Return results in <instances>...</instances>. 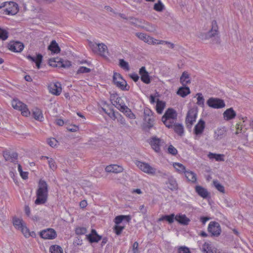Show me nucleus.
<instances>
[{"label":"nucleus","instance_id":"nucleus-17","mask_svg":"<svg viewBox=\"0 0 253 253\" xmlns=\"http://www.w3.org/2000/svg\"><path fill=\"white\" fill-rule=\"evenodd\" d=\"M136 36L140 40L149 44H153L154 41H155V39L154 38L143 33H136Z\"/></svg>","mask_w":253,"mask_h":253},{"label":"nucleus","instance_id":"nucleus-64","mask_svg":"<svg viewBox=\"0 0 253 253\" xmlns=\"http://www.w3.org/2000/svg\"><path fill=\"white\" fill-rule=\"evenodd\" d=\"M120 104L121 105L118 107L117 109H118L121 112H124L125 110L126 109L127 107L126 105L124 102H122Z\"/></svg>","mask_w":253,"mask_h":253},{"label":"nucleus","instance_id":"nucleus-62","mask_svg":"<svg viewBox=\"0 0 253 253\" xmlns=\"http://www.w3.org/2000/svg\"><path fill=\"white\" fill-rule=\"evenodd\" d=\"M67 129L71 132H76L79 130V127L75 125L70 126L67 127Z\"/></svg>","mask_w":253,"mask_h":253},{"label":"nucleus","instance_id":"nucleus-55","mask_svg":"<svg viewBox=\"0 0 253 253\" xmlns=\"http://www.w3.org/2000/svg\"><path fill=\"white\" fill-rule=\"evenodd\" d=\"M20 230L23 234L24 236L26 238L29 237L31 236L29 230L26 226V224L22 227Z\"/></svg>","mask_w":253,"mask_h":253},{"label":"nucleus","instance_id":"nucleus-29","mask_svg":"<svg viewBox=\"0 0 253 253\" xmlns=\"http://www.w3.org/2000/svg\"><path fill=\"white\" fill-rule=\"evenodd\" d=\"M180 82L183 86H186L187 84L191 83L190 76L187 72L184 71L182 73L180 78Z\"/></svg>","mask_w":253,"mask_h":253},{"label":"nucleus","instance_id":"nucleus-52","mask_svg":"<svg viewBox=\"0 0 253 253\" xmlns=\"http://www.w3.org/2000/svg\"><path fill=\"white\" fill-rule=\"evenodd\" d=\"M164 5L160 0L157 3H156L154 5V9L157 11H162L164 9Z\"/></svg>","mask_w":253,"mask_h":253},{"label":"nucleus","instance_id":"nucleus-51","mask_svg":"<svg viewBox=\"0 0 253 253\" xmlns=\"http://www.w3.org/2000/svg\"><path fill=\"white\" fill-rule=\"evenodd\" d=\"M8 33L6 30L0 28V39L6 40L8 38Z\"/></svg>","mask_w":253,"mask_h":253},{"label":"nucleus","instance_id":"nucleus-50","mask_svg":"<svg viewBox=\"0 0 253 253\" xmlns=\"http://www.w3.org/2000/svg\"><path fill=\"white\" fill-rule=\"evenodd\" d=\"M128 118L131 119H135V115L132 112L131 110L128 107L125 110L124 112H122Z\"/></svg>","mask_w":253,"mask_h":253},{"label":"nucleus","instance_id":"nucleus-63","mask_svg":"<svg viewBox=\"0 0 253 253\" xmlns=\"http://www.w3.org/2000/svg\"><path fill=\"white\" fill-rule=\"evenodd\" d=\"M144 118L146 117H151V116H153V113L152 112V111L148 108L144 109Z\"/></svg>","mask_w":253,"mask_h":253},{"label":"nucleus","instance_id":"nucleus-21","mask_svg":"<svg viewBox=\"0 0 253 253\" xmlns=\"http://www.w3.org/2000/svg\"><path fill=\"white\" fill-rule=\"evenodd\" d=\"M105 170L107 172H113L117 173L123 172L124 170V168L121 166L117 165H111L106 167Z\"/></svg>","mask_w":253,"mask_h":253},{"label":"nucleus","instance_id":"nucleus-43","mask_svg":"<svg viewBox=\"0 0 253 253\" xmlns=\"http://www.w3.org/2000/svg\"><path fill=\"white\" fill-rule=\"evenodd\" d=\"M42 159H46L48 160V163L49 167L50 169H51L53 170L56 169L57 168V166H56L55 161L53 159L49 158L46 156H42Z\"/></svg>","mask_w":253,"mask_h":253},{"label":"nucleus","instance_id":"nucleus-49","mask_svg":"<svg viewBox=\"0 0 253 253\" xmlns=\"http://www.w3.org/2000/svg\"><path fill=\"white\" fill-rule=\"evenodd\" d=\"M213 184L216 189L220 191V192L224 193L225 192L224 187L221 185L218 181L214 180L213 181Z\"/></svg>","mask_w":253,"mask_h":253},{"label":"nucleus","instance_id":"nucleus-18","mask_svg":"<svg viewBox=\"0 0 253 253\" xmlns=\"http://www.w3.org/2000/svg\"><path fill=\"white\" fill-rule=\"evenodd\" d=\"M9 49L12 51L19 52L23 50L24 48L23 44L20 42H14L10 43L9 45Z\"/></svg>","mask_w":253,"mask_h":253},{"label":"nucleus","instance_id":"nucleus-20","mask_svg":"<svg viewBox=\"0 0 253 253\" xmlns=\"http://www.w3.org/2000/svg\"><path fill=\"white\" fill-rule=\"evenodd\" d=\"M139 73L141 76V80L143 83L147 84L150 83V76L145 67H142L139 69Z\"/></svg>","mask_w":253,"mask_h":253},{"label":"nucleus","instance_id":"nucleus-13","mask_svg":"<svg viewBox=\"0 0 253 253\" xmlns=\"http://www.w3.org/2000/svg\"><path fill=\"white\" fill-rule=\"evenodd\" d=\"M164 143L163 141L156 137H154L150 141V144L153 150L156 152L160 151V146Z\"/></svg>","mask_w":253,"mask_h":253},{"label":"nucleus","instance_id":"nucleus-30","mask_svg":"<svg viewBox=\"0 0 253 253\" xmlns=\"http://www.w3.org/2000/svg\"><path fill=\"white\" fill-rule=\"evenodd\" d=\"M127 20L131 25L139 28H141L142 24L144 23V20L137 19L133 17H127Z\"/></svg>","mask_w":253,"mask_h":253},{"label":"nucleus","instance_id":"nucleus-1","mask_svg":"<svg viewBox=\"0 0 253 253\" xmlns=\"http://www.w3.org/2000/svg\"><path fill=\"white\" fill-rule=\"evenodd\" d=\"M36 195L35 204L42 205L46 202L48 196V185L44 180L41 179L39 181Z\"/></svg>","mask_w":253,"mask_h":253},{"label":"nucleus","instance_id":"nucleus-2","mask_svg":"<svg viewBox=\"0 0 253 253\" xmlns=\"http://www.w3.org/2000/svg\"><path fill=\"white\" fill-rule=\"evenodd\" d=\"M88 45L93 53L103 56H106L108 55V48L105 44L103 43H97L94 42L88 41Z\"/></svg>","mask_w":253,"mask_h":253},{"label":"nucleus","instance_id":"nucleus-22","mask_svg":"<svg viewBox=\"0 0 253 253\" xmlns=\"http://www.w3.org/2000/svg\"><path fill=\"white\" fill-rule=\"evenodd\" d=\"M185 177L187 181L192 183H196L197 181V174L193 171L187 170L184 173Z\"/></svg>","mask_w":253,"mask_h":253},{"label":"nucleus","instance_id":"nucleus-14","mask_svg":"<svg viewBox=\"0 0 253 253\" xmlns=\"http://www.w3.org/2000/svg\"><path fill=\"white\" fill-rule=\"evenodd\" d=\"M86 237L90 243H97L101 239V236L97 233L95 229H92L91 233L86 235Z\"/></svg>","mask_w":253,"mask_h":253},{"label":"nucleus","instance_id":"nucleus-35","mask_svg":"<svg viewBox=\"0 0 253 253\" xmlns=\"http://www.w3.org/2000/svg\"><path fill=\"white\" fill-rule=\"evenodd\" d=\"M27 58L36 63V66L38 69L40 68L41 63L42 62V56L39 54L35 57H33L30 55L27 56Z\"/></svg>","mask_w":253,"mask_h":253},{"label":"nucleus","instance_id":"nucleus-12","mask_svg":"<svg viewBox=\"0 0 253 253\" xmlns=\"http://www.w3.org/2000/svg\"><path fill=\"white\" fill-rule=\"evenodd\" d=\"M48 88L49 92L55 95H60L62 91L61 85L58 82L51 83L48 86Z\"/></svg>","mask_w":253,"mask_h":253},{"label":"nucleus","instance_id":"nucleus-47","mask_svg":"<svg viewBox=\"0 0 253 253\" xmlns=\"http://www.w3.org/2000/svg\"><path fill=\"white\" fill-rule=\"evenodd\" d=\"M162 122L166 125V126L169 128L173 127V124L174 123L173 120L167 119L166 117H162Z\"/></svg>","mask_w":253,"mask_h":253},{"label":"nucleus","instance_id":"nucleus-39","mask_svg":"<svg viewBox=\"0 0 253 253\" xmlns=\"http://www.w3.org/2000/svg\"><path fill=\"white\" fill-rule=\"evenodd\" d=\"M164 220L167 221L169 223L171 224L174 222V214L172 213L170 215H165L159 218L158 220V221H162Z\"/></svg>","mask_w":253,"mask_h":253},{"label":"nucleus","instance_id":"nucleus-56","mask_svg":"<svg viewBox=\"0 0 253 253\" xmlns=\"http://www.w3.org/2000/svg\"><path fill=\"white\" fill-rule=\"evenodd\" d=\"M86 232V229L83 227H79L76 229V233L78 235H84Z\"/></svg>","mask_w":253,"mask_h":253},{"label":"nucleus","instance_id":"nucleus-61","mask_svg":"<svg viewBox=\"0 0 253 253\" xmlns=\"http://www.w3.org/2000/svg\"><path fill=\"white\" fill-rule=\"evenodd\" d=\"M138 243L137 242H135L132 246V252L133 253H139L138 251Z\"/></svg>","mask_w":253,"mask_h":253},{"label":"nucleus","instance_id":"nucleus-5","mask_svg":"<svg viewBox=\"0 0 253 253\" xmlns=\"http://www.w3.org/2000/svg\"><path fill=\"white\" fill-rule=\"evenodd\" d=\"M114 84L123 90H128L129 86L127 85L126 82L119 73H114L113 76Z\"/></svg>","mask_w":253,"mask_h":253},{"label":"nucleus","instance_id":"nucleus-32","mask_svg":"<svg viewBox=\"0 0 253 253\" xmlns=\"http://www.w3.org/2000/svg\"><path fill=\"white\" fill-rule=\"evenodd\" d=\"M190 93V90L189 87L183 86L179 88L177 94L182 97H184Z\"/></svg>","mask_w":253,"mask_h":253},{"label":"nucleus","instance_id":"nucleus-23","mask_svg":"<svg viewBox=\"0 0 253 253\" xmlns=\"http://www.w3.org/2000/svg\"><path fill=\"white\" fill-rule=\"evenodd\" d=\"M223 115L224 119L228 121L234 119L236 115V113L232 108H230L227 109Z\"/></svg>","mask_w":253,"mask_h":253},{"label":"nucleus","instance_id":"nucleus-40","mask_svg":"<svg viewBox=\"0 0 253 253\" xmlns=\"http://www.w3.org/2000/svg\"><path fill=\"white\" fill-rule=\"evenodd\" d=\"M208 157L210 159H215L217 161H224V155L217 154L212 153H210L208 154Z\"/></svg>","mask_w":253,"mask_h":253},{"label":"nucleus","instance_id":"nucleus-6","mask_svg":"<svg viewBox=\"0 0 253 253\" xmlns=\"http://www.w3.org/2000/svg\"><path fill=\"white\" fill-rule=\"evenodd\" d=\"M135 164L144 173L153 175L156 174V169L151 167L148 163L137 161Z\"/></svg>","mask_w":253,"mask_h":253},{"label":"nucleus","instance_id":"nucleus-42","mask_svg":"<svg viewBox=\"0 0 253 253\" xmlns=\"http://www.w3.org/2000/svg\"><path fill=\"white\" fill-rule=\"evenodd\" d=\"M33 115L34 118L38 121H42L43 118L42 112L41 110L38 108H36L33 112Z\"/></svg>","mask_w":253,"mask_h":253},{"label":"nucleus","instance_id":"nucleus-15","mask_svg":"<svg viewBox=\"0 0 253 253\" xmlns=\"http://www.w3.org/2000/svg\"><path fill=\"white\" fill-rule=\"evenodd\" d=\"M167 187L171 191L177 190L178 188V185L175 179L170 176L168 178V180L166 182Z\"/></svg>","mask_w":253,"mask_h":253},{"label":"nucleus","instance_id":"nucleus-4","mask_svg":"<svg viewBox=\"0 0 253 253\" xmlns=\"http://www.w3.org/2000/svg\"><path fill=\"white\" fill-rule=\"evenodd\" d=\"M6 7L4 11L7 14L15 15L18 11V4L13 1L4 2L1 3L0 8Z\"/></svg>","mask_w":253,"mask_h":253},{"label":"nucleus","instance_id":"nucleus-37","mask_svg":"<svg viewBox=\"0 0 253 253\" xmlns=\"http://www.w3.org/2000/svg\"><path fill=\"white\" fill-rule=\"evenodd\" d=\"M177 117V114L175 110L173 109L169 108L165 113V115L163 117H166L167 119H170L173 120Z\"/></svg>","mask_w":253,"mask_h":253},{"label":"nucleus","instance_id":"nucleus-36","mask_svg":"<svg viewBox=\"0 0 253 253\" xmlns=\"http://www.w3.org/2000/svg\"><path fill=\"white\" fill-rule=\"evenodd\" d=\"M131 219L129 215H119L115 218L114 222L116 224H120L123 220H126V222H129Z\"/></svg>","mask_w":253,"mask_h":253},{"label":"nucleus","instance_id":"nucleus-46","mask_svg":"<svg viewBox=\"0 0 253 253\" xmlns=\"http://www.w3.org/2000/svg\"><path fill=\"white\" fill-rule=\"evenodd\" d=\"M165 104L164 102L158 100L156 104V110L158 113L161 114L164 109Z\"/></svg>","mask_w":253,"mask_h":253},{"label":"nucleus","instance_id":"nucleus-41","mask_svg":"<svg viewBox=\"0 0 253 253\" xmlns=\"http://www.w3.org/2000/svg\"><path fill=\"white\" fill-rule=\"evenodd\" d=\"M173 129L179 135H182L184 133V128L182 124H174Z\"/></svg>","mask_w":253,"mask_h":253},{"label":"nucleus","instance_id":"nucleus-57","mask_svg":"<svg viewBox=\"0 0 253 253\" xmlns=\"http://www.w3.org/2000/svg\"><path fill=\"white\" fill-rule=\"evenodd\" d=\"M125 227L124 226H121V225H117L116 224L115 226H114V230H115V233L119 235H120L123 230L124 229Z\"/></svg>","mask_w":253,"mask_h":253},{"label":"nucleus","instance_id":"nucleus-9","mask_svg":"<svg viewBox=\"0 0 253 253\" xmlns=\"http://www.w3.org/2000/svg\"><path fill=\"white\" fill-rule=\"evenodd\" d=\"M208 231L213 236H219L221 231L219 224L215 221L211 222L209 224Z\"/></svg>","mask_w":253,"mask_h":253},{"label":"nucleus","instance_id":"nucleus-28","mask_svg":"<svg viewBox=\"0 0 253 253\" xmlns=\"http://www.w3.org/2000/svg\"><path fill=\"white\" fill-rule=\"evenodd\" d=\"M141 28H142L149 32H154L156 31V26L155 25L149 23L145 20H144V23H143Z\"/></svg>","mask_w":253,"mask_h":253},{"label":"nucleus","instance_id":"nucleus-24","mask_svg":"<svg viewBox=\"0 0 253 253\" xmlns=\"http://www.w3.org/2000/svg\"><path fill=\"white\" fill-rule=\"evenodd\" d=\"M195 191L200 196L204 199L207 198L209 195L207 190L201 186H196Z\"/></svg>","mask_w":253,"mask_h":253},{"label":"nucleus","instance_id":"nucleus-38","mask_svg":"<svg viewBox=\"0 0 253 253\" xmlns=\"http://www.w3.org/2000/svg\"><path fill=\"white\" fill-rule=\"evenodd\" d=\"M13 224L15 228L20 230L25 224V223L21 218L14 217Z\"/></svg>","mask_w":253,"mask_h":253},{"label":"nucleus","instance_id":"nucleus-8","mask_svg":"<svg viewBox=\"0 0 253 253\" xmlns=\"http://www.w3.org/2000/svg\"><path fill=\"white\" fill-rule=\"evenodd\" d=\"M207 103L209 107L214 109L222 108L225 106L223 100L212 97L209 98Z\"/></svg>","mask_w":253,"mask_h":253},{"label":"nucleus","instance_id":"nucleus-11","mask_svg":"<svg viewBox=\"0 0 253 253\" xmlns=\"http://www.w3.org/2000/svg\"><path fill=\"white\" fill-rule=\"evenodd\" d=\"M58 61H56L54 59H50L49 63L50 66H57V65L55 64L56 62L59 63V66L64 68H69L71 66V62L68 60H64L61 59H57Z\"/></svg>","mask_w":253,"mask_h":253},{"label":"nucleus","instance_id":"nucleus-44","mask_svg":"<svg viewBox=\"0 0 253 253\" xmlns=\"http://www.w3.org/2000/svg\"><path fill=\"white\" fill-rule=\"evenodd\" d=\"M49 252L50 253H63V249L58 245H52L49 248Z\"/></svg>","mask_w":253,"mask_h":253},{"label":"nucleus","instance_id":"nucleus-16","mask_svg":"<svg viewBox=\"0 0 253 253\" xmlns=\"http://www.w3.org/2000/svg\"><path fill=\"white\" fill-rule=\"evenodd\" d=\"M174 219L179 224L183 225H187L190 221V219L185 214L179 213L174 215Z\"/></svg>","mask_w":253,"mask_h":253},{"label":"nucleus","instance_id":"nucleus-25","mask_svg":"<svg viewBox=\"0 0 253 253\" xmlns=\"http://www.w3.org/2000/svg\"><path fill=\"white\" fill-rule=\"evenodd\" d=\"M226 134V130L224 127L219 128L215 130L213 137L215 140H220Z\"/></svg>","mask_w":253,"mask_h":253},{"label":"nucleus","instance_id":"nucleus-33","mask_svg":"<svg viewBox=\"0 0 253 253\" xmlns=\"http://www.w3.org/2000/svg\"><path fill=\"white\" fill-rule=\"evenodd\" d=\"M145 125L144 128L145 129L147 128L150 129L152 128L154 124V116L151 117H146L144 118Z\"/></svg>","mask_w":253,"mask_h":253},{"label":"nucleus","instance_id":"nucleus-3","mask_svg":"<svg viewBox=\"0 0 253 253\" xmlns=\"http://www.w3.org/2000/svg\"><path fill=\"white\" fill-rule=\"evenodd\" d=\"M11 105L14 109L20 111L23 116L28 117L30 115V112L27 105L17 99H13Z\"/></svg>","mask_w":253,"mask_h":253},{"label":"nucleus","instance_id":"nucleus-53","mask_svg":"<svg viewBox=\"0 0 253 253\" xmlns=\"http://www.w3.org/2000/svg\"><path fill=\"white\" fill-rule=\"evenodd\" d=\"M47 142L51 147H55L57 146L58 142L54 138H49L47 139Z\"/></svg>","mask_w":253,"mask_h":253},{"label":"nucleus","instance_id":"nucleus-48","mask_svg":"<svg viewBox=\"0 0 253 253\" xmlns=\"http://www.w3.org/2000/svg\"><path fill=\"white\" fill-rule=\"evenodd\" d=\"M119 66L126 71H129L130 69L128 63L123 59L119 60Z\"/></svg>","mask_w":253,"mask_h":253},{"label":"nucleus","instance_id":"nucleus-10","mask_svg":"<svg viewBox=\"0 0 253 253\" xmlns=\"http://www.w3.org/2000/svg\"><path fill=\"white\" fill-rule=\"evenodd\" d=\"M41 237L44 239H53L56 236L55 231L51 228L43 230L40 232Z\"/></svg>","mask_w":253,"mask_h":253},{"label":"nucleus","instance_id":"nucleus-27","mask_svg":"<svg viewBox=\"0 0 253 253\" xmlns=\"http://www.w3.org/2000/svg\"><path fill=\"white\" fill-rule=\"evenodd\" d=\"M217 27L216 25V22L215 21H213L212 22V28L211 31H210L206 35V38L209 39L213 37H214L215 35L217 34Z\"/></svg>","mask_w":253,"mask_h":253},{"label":"nucleus","instance_id":"nucleus-7","mask_svg":"<svg viewBox=\"0 0 253 253\" xmlns=\"http://www.w3.org/2000/svg\"><path fill=\"white\" fill-rule=\"evenodd\" d=\"M197 112L194 109H190L187 114L185 119V124L186 126L191 128L194 123L196 121Z\"/></svg>","mask_w":253,"mask_h":253},{"label":"nucleus","instance_id":"nucleus-45","mask_svg":"<svg viewBox=\"0 0 253 253\" xmlns=\"http://www.w3.org/2000/svg\"><path fill=\"white\" fill-rule=\"evenodd\" d=\"M173 167L179 173H183L186 171L185 167L181 164L179 163H175L173 164Z\"/></svg>","mask_w":253,"mask_h":253},{"label":"nucleus","instance_id":"nucleus-26","mask_svg":"<svg viewBox=\"0 0 253 253\" xmlns=\"http://www.w3.org/2000/svg\"><path fill=\"white\" fill-rule=\"evenodd\" d=\"M112 116H111V118L113 119H117L118 122L123 125L124 126H126L127 124L126 122V120L125 118L119 113H117L116 114L115 113V112L113 111L112 113Z\"/></svg>","mask_w":253,"mask_h":253},{"label":"nucleus","instance_id":"nucleus-54","mask_svg":"<svg viewBox=\"0 0 253 253\" xmlns=\"http://www.w3.org/2000/svg\"><path fill=\"white\" fill-rule=\"evenodd\" d=\"M197 104L200 106H203L204 105V101L205 99L201 93H198L197 94Z\"/></svg>","mask_w":253,"mask_h":253},{"label":"nucleus","instance_id":"nucleus-31","mask_svg":"<svg viewBox=\"0 0 253 253\" xmlns=\"http://www.w3.org/2000/svg\"><path fill=\"white\" fill-rule=\"evenodd\" d=\"M203 252L205 253H216V249L211 244L205 243L203 246Z\"/></svg>","mask_w":253,"mask_h":253},{"label":"nucleus","instance_id":"nucleus-34","mask_svg":"<svg viewBox=\"0 0 253 253\" xmlns=\"http://www.w3.org/2000/svg\"><path fill=\"white\" fill-rule=\"evenodd\" d=\"M48 49L50 50L53 53H58L60 51V48L56 43V41H52L50 45L48 47Z\"/></svg>","mask_w":253,"mask_h":253},{"label":"nucleus","instance_id":"nucleus-19","mask_svg":"<svg viewBox=\"0 0 253 253\" xmlns=\"http://www.w3.org/2000/svg\"><path fill=\"white\" fill-rule=\"evenodd\" d=\"M205 128V122L201 119L195 126L194 132L196 135H201Z\"/></svg>","mask_w":253,"mask_h":253},{"label":"nucleus","instance_id":"nucleus-58","mask_svg":"<svg viewBox=\"0 0 253 253\" xmlns=\"http://www.w3.org/2000/svg\"><path fill=\"white\" fill-rule=\"evenodd\" d=\"M90 72V69L85 67H80L77 71L78 74L87 73Z\"/></svg>","mask_w":253,"mask_h":253},{"label":"nucleus","instance_id":"nucleus-59","mask_svg":"<svg viewBox=\"0 0 253 253\" xmlns=\"http://www.w3.org/2000/svg\"><path fill=\"white\" fill-rule=\"evenodd\" d=\"M168 151L169 153L172 155H175L177 153V149L175 148H174L172 145H170L169 146Z\"/></svg>","mask_w":253,"mask_h":253},{"label":"nucleus","instance_id":"nucleus-60","mask_svg":"<svg viewBox=\"0 0 253 253\" xmlns=\"http://www.w3.org/2000/svg\"><path fill=\"white\" fill-rule=\"evenodd\" d=\"M178 253H191V252L188 248L181 247L178 249Z\"/></svg>","mask_w":253,"mask_h":253}]
</instances>
